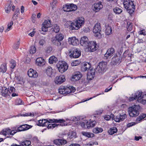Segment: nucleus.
<instances>
[{
    "mask_svg": "<svg viewBox=\"0 0 146 146\" xmlns=\"http://www.w3.org/2000/svg\"><path fill=\"white\" fill-rule=\"evenodd\" d=\"M84 19L83 18H79L74 22H67L65 25L68 27V25H67L69 24V25H68L70 30H78L84 25Z\"/></svg>",
    "mask_w": 146,
    "mask_h": 146,
    "instance_id": "f257e3e1",
    "label": "nucleus"
},
{
    "mask_svg": "<svg viewBox=\"0 0 146 146\" xmlns=\"http://www.w3.org/2000/svg\"><path fill=\"white\" fill-rule=\"evenodd\" d=\"M91 66V64L90 63L86 62L81 67V70L82 71H88L87 75V79L89 80L93 79L95 76V69H90Z\"/></svg>",
    "mask_w": 146,
    "mask_h": 146,
    "instance_id": "f03ea898",
    "label": "nucleus"
},
{
    "mask_svg": "<svg viewBox=\"0 0 146 146\" xmlns=\"http://www.w3.org/2000/svg\"><path fill=\"white\" fill-rule=\"evenodd\" d=\"M140 106L139 105H134L129 107L128 109V113L131 117H136L139 114Z\"/></svg>",
    "mask_w": 146,
    "mask_h": 146,
    "instance_id": "7ed1b4c3",
    "label": "nucleus"
},
{
    "mask_svg": "<svg viewBox=\"0 0 146 146\" xmlns=\"http://www.w3.org/2000/svg\"><path fill=\"white\" fill-rule=\"evenodd\" d=\"M75 90V88L72 86L68 87L62 86L59 89V93L60 94L66 95L74 92Z\"/></svg>",
    "mask_w": 146,
    "mask_h": 146,
    "instance_id": "20e7f679",
    "label": "nucleus"
},
{
    "mask_svg": "<svg viewBox=\"0 0 146 146\" xmlns=\"http://www.w3.org/2000/svg\"><path fill=\"white\" fill-rule=\"evenodd\" d=\"M56 66L59 71L61 73L66 71L68 68L67 64L64 61H59L56 64Z\"/></svg>",
    "mask_w": 146,
    "mask_h": 146,
    "instance_id": "39448f33",
    "label": "nucleus"
},
{
    "mask_svg": "<svg viewBox=\"0 0 146 146\" xmlns=\"http://www.w3.org/2000/svg\"><path fill=\"white\" fill-rule=\"evenodd\" d=\"M69 56L71 58H77L81 55V52L79 49L73 48L69 50Z\"/></svg>",
    "mask_w": 146,
    "mask_h": 146,
    "instance_id": "423d86ee",
    "label": "nucleus"
},
{
    "mask_svg": "<svg viewBox=\"0 0 146 146\" xmlns=\"http://www.w3.org/2000/svg\"><path fill=\"white\" fill-rule=\"evenodd\" d=\"M101 28L100 26V24L99 23H97L95 24L93 29V32L95 34V36L98 37L99 38H100L102 37V35L100 33Z\"/></svg>",
    "mask_w": 146,
    "mask_h": 146,
    "instance_id": "0eeeda50",
    "label": "nucleus"
},
{
    "mask_svg": "<svg viewBox=\"0 0 146 146\" xmlns=\"http://www.w3.org/2000/svg\"><path fill=\"white\" fill-rule=\"evenodd\" d=\"M43 122V126H47L48 123H64L65 122V121L63 119H49V120L47 119H42Z\"/></svg>",
    "mask_w": 146,
    "mask_h": 146,
    "instance_id": "6e6552de",
    "label": "nucleus"
},
{
    "mask_svg": "<svg viewBox=\"0 0 146 146\" xmlns=\"http://www.w3.org/2000/svg\"><path fill=\"white\" fill-rule=\"evenodd\" d=\"M93 10L95 12L100 11L103 7V6L101 2L94 3L92 7Z\"/></svg>",
    "mask_w": 146,
    "mask_h": 146,
    "instance_id": "1a4fd4ad",
    "label": "nucleus"
},
{
    "mask_svg": "<svg viewBox=\"0 0 146 146\" xmlns=\"http://www.w3.org/2000/svg\"><path fill=\"white\" fill-rule=\"evenodd\" d=\"M88 49L90 52H94L98 49L97 44L96 42L91 41L87 46Z\"/></svg>",
    "mask_w": 146,
    "mask_h": 146,
    "instance_id": "9d476101",
    "label": "nucleus"
},
{
    "mask_svg": "<svg viewBox=\"0 0 146 146\" xmlns=\"http://www.w3.org/2000/svg\"><path fill=\"white\" fill-rule=\"evenodd\" d=\"M51 23L50 20L45 21L42 24V31L46 32L48 31V28L50 27Z\"/></svg>",
    "mask_w": 146,
    "mask_h": 146,
    "instance_id": "9b49d317",
    "label": "nucleus"
},
{
    "mask_svg": "<svg viewBox=\"0 0 146 146\" xmlns=\"http://www.w3.org/2000/svg\"><path fill=\"white\" fill-rule=\"evenodd\" d=\"M115 52V49L113 48H111L108 49L106 53L104 55L105 58L107 59L112 56Z\"/></svg>",
    "mask_w": 146,
    "mask_h": 146,
    "instance_id": "f8f14e48",
    "label": "nucleus"
},
{
    "mask_svg": "<svg viewBox=\"0 0 146 146\" xmlns=\"http://www.w3.org/2000/svg\"><path fill=\"white\" fill-rule=\"evenodd\" d=\"M90 42L87 37L84 36L81 38L80 40V44L83 46L86 47L88 46Z\"/></svg>",
    "mask_w": 146,
    "mask_h": 146,
    "instance_id": "ddd939ff",
    "label": "nucleus"
},
{
    "mask_svg": "<svg viewBox=\"0 0 146 146\" xmlns=\"http://www.w3.org/2000/svg\"><path fill=\"white\" fill-rule=\"evenodd\" d=\"M127 117V115L124 114L123 115L120 114L114 117V120L117 122H119L123 121Z\"/></svg>",
    "mask_w": 146,
    "mask_h": 146,
    "instance_id": "4468645a",
    "label": "nucleus"
},
{
    "mask_svg": "<svg viewBox=\"0 0 146 146\" xmlns=\"http://www.w3.org/2000/svg\"><path fill=\"white\" fill-rule=\"evenodd\" d=\"M28 75L30 77L35 78L38 76V74L36 71L31 68L28 71Z\"/></svg>",
    "mask_w": 146,
    "mask_h": 146,
    "instance_id": "2eb2a0df",
    "label": "nucleus"
},
{
    "mask_svg": "<svg viewBox=\"0 0 146 146\" xmlns=\"http://www.w3.org/2000/svg\"><path fill=\"white\" fill-rule=\"evenodd\" d=\"M32 126L27 124L23 125L18 127L17 129V131H21L27 130L31 128Z\"/></svg>",
    "mask_w": 146,
    "mask_h": 146,
    "instance_id": "dca6fc26",
    "label": "nucleus"
},
{
    "mask_svg": "<svg viewBox=\"0 0 146 146\" xmlns=\"http://www.w3.org/2000/svg\"><path fill=\"white\" fill-rule=\"evenodd\" d=\"M65 77L64 76L61 75L56 77V80L55 81V83L57 84H61L65 81Z\"/></svg>",
    "mask_w": 146,
    "mask_h": 146,
    "instance_id": "f3484780",
    "label": "nucleus"
},
{
    "mask_svg": "<svg viewBox=\"0 0 146 146\" xmlns=\"http://www.w3.org/2000/svg\"><path fill=\"white\" fill-rule=\"evenodd\" d=\"M53 142L54 144L58 145H64L67 143L66 141L64 139H55L54 140Z\"/></svg>",
    "mask_w": 146,
    "mask_h": 146,
    "instance_id": "a211bd4d",
    "label": "nucleus"
},
{
    "mask_svg": "<svg viewBox=\"0 0 146 146\" xmlns=\"http://www.w3.org/2000/svg\"><path fill=\"white\" fill-rule=\"evenodd\" d=\"M68 42L70 44L74 46L76 45L79 44L78 40L75 37L69 38Z\"/></svg>",
    "mask_w": 146,
    "mask_h": 146,
    "instance_id": "6ab92c4d",
    "label": "nucleus"
},
{
    "mask_svg": "<svg viewBox=\"0 0 146 146\" xmlns=\"http://www.w3.org/2000/svg\"><path fill=\"white\" fill-rule=\"evenodd\" d=\"M82 77V75L79 72H76L72 76V80L74 81H76L80 80Z\"/></svg>",
    "mask_w": 146,
    "mask_h": 146,
    "instance_id": "aec40b11",
    "label": "nucleus"
},
{
    "mask_svg": "<svg viewBox=\"0 0 146 146\" xmlns=\"http://www.w3.org/2000/svg\"><path fill=\"white\" fill-rule=\"evenodd\" d=\"M1 94L3 96L6 97L10 96L8 92V89L5 87H4L1 91Z\"/></svg>",
    "mask_w": 146,
    "mask_h": 146,
    "instance_id": "412c9836",
    "label": "nucleus"
},
{
    "mask_svg": "<svg viewBox=\"0 0 146 146\" xmlns=\"http://www.w3.org/2000/svg\"><path fill=\"white\" fill-rule=\"evenodd\" d=\"M120 60V58L117 56L113 57L112 59L111 64L112 65H116L119 63Z\"/></svg>",
    "mask_w": 146,
    "mask_h": 146,
    "instance_id": "4be33fe9",
    "label": "nucleus"
},
{
    "mask_svg": "<svg viewBox=\"0 0 146 146\" xmlns=\"http://www.w3.org/2000/svg\"><path fill=\"white\" fill-rule=\"evenodd\" d=\"M68 138L67 139L70 140L72 139H73L77 137L76 133L74 131H71L67 133Z\"/></svg>",
    "mask_w": 146,
    "mask_h": 146,
    "instance_id": "5701e85b",
    "label": "nucleus"
},
{
    "mask_svg": "<svg viewBox=\"0 0 146 146\" xmlns=\"http://www.w3.org/2000/svg\"><path fill=\"white\" fill-rule=\"evenodd\" d=\"M45 60L42 58H39L36 60V63L38 66H41L44 65L45 63Z\"/></svg>",
    "mask_w": 146,
    "mask_h": 146,
    "instance_id": "b1692460",
    "label": "nucleus"
},
{
    "mask_svg": "<svg viewBox=\"0 0 146 146\" xmlns=\"http://www.w3.org/2000/svg\"><path fill=\"white\" fill-rule=\"evenodd\" d=\"M61 124H60L57 125L56 124H48V125L47 126V128L48 129H50L52 127L54 128L55 127L57 126V127L58 126L60 125L61 126H64L67 125V124H66L65 123H61Z\"/></svg>",
    "mask_w": 146,
    "mask_h": 146,
    "instance_id": "393cba45",
    "label": "nucleus"
},
{
    "mask_svg": "<svg viewBox=\"0 0 146 146\" xmlns=\"http://www.w3.org/2000/svg\"><path fill=\"white\" fill-rule=\"evenodd\" d=\"M51 41L53 44L57 46H60L61 44L60 41L57 40V39H56L54 37L52 38Z\"/></svg>",
    "mask_w": 146,
    "mask_h": 146,
    "instance_id": "a878e982",
    "label": "nucleus"
},
{
    "mask_svg": "<svg viewBox=\"0 0 146 146\" xmlns=\"http://www.w3.org/2000/svg\"><path fill=\"white\" fill-rule=\"evenodd\" d=\"M106 29L105 33L107 35H109L112 33V28L109 25L106 26Z\"/></svg>",
    "mask_w": 146,
    "mask_h": 146,
    "instance_id": "bb28decb",
    "label": "nucleus"
},
{
    "mask_svg": "<svg viewBox=\"0 0 146 146\" xmlns=\"http://www.w3.org/2000/svg\"><path fill=\"white\" fill-rule=\"evenodd\" d=\"M81 133L84 136L88 138L92 137L95 136L94 134L89 132L83 131Z\"/></svg>",
    "mask_w": 146,
    "mask_h": 146,
    "instance_id": "cd10ccee",
    "label": "nucleus"
},
{
    "mask_svg": "<svg viewBox=\"0 0 146 146\" xmlns=\"http://www.w3.org/2000/svg\"><path fill=\"white\" fill-rule=\"evenodd\" d=\"M48 61L50 64H52L56 63L58 61V59L54 56H53L50 58Z\"/></svg>",
    "mask_w": 146,
    "mask_h": 146,
    "instance_id": "c85d7f7f",
    "label": "nucleus"
},
{
    "mask_svg": "<svg viewBox=\"0 0 146 146\" xmlns=\"http://www.w3.org/2000/svg\"><path fill=\"white\" fill-rule=\"evenodd\" d=\"M142 94V92L139 91H138L135 94L134 96L138 102L140 100V99H141Z\"/></svg>",
    "mask_w": 146,
    "mask_h": 146,
    "instance_id": "c756f323",
    "label": "nucleus"
},
{
    "mask_svg": "<svg viewBox=\"0 0 146 146\" xmlns=\"http://www.w3.org/2000/svg\"><path fill=\"white\" fill-rule=\"evenodd\" d=\"M21 146H31V142L29 141L25 140L20 143Z\"/></svg>",
    "mask_w": 146,
    "mask_h": 146,
    "instance_id": "7c9ffc66",
    "label": "nucleus"
},
{
    "mask_svg": "<svg viewBox=\"0 0 146 146\" xmlns=\"http://www.w3.org/2000/svg\"><path fill=\"white\" fill-rule=\"evenodd\" d=\"M46 73L47 75L49 76H51L52 73V68L50 66L47 67L46 70Z\"/></svg>",
    "mask_w": 146,
    "mask_h": 146,
    "instance_id": "2f4dec72",
    "label": "nucleus"
},
{
    "mask_svg": "<svg viewBox=\"0 0 146 146\" xmlns=\"http://www.w3.org/2000/svg\"><path fill=\"white\" fill-rule=\"evenodd\" d=\"M107 62H102L99 63L98 65L104 71H105L106 68Z\"/></svg>",
    "mask_w": 146,
    "mask_h": 146,
    "instance_id": "473e14b6",
    "label": "nucleus"
},
{
    "mask_svg": "<svg viewBox=\"0 0 146 146\" xmlns=\"http://www.w3.org/2000/svg\"><path fill=\"white\" fill-rule=\"evenodd\" d=\"M113 11L116 14H119L122 12V9L117 7H115L113 9Z\"/></svg>",
    "mask_w": 146,
    "mask_h": 146,
    "instance_id": "72a5a7b5",
    "label": "nucleus"
},
{
    "mask_svg": "<svg viewBox=\"0 0 146 146\" xmlns=\"http://www.w3.org/2000/svg\"><path fill=\"white\" fill-rule=\"evenodd\" d=\"M117 131V129L116 127H113L111 128L108 131V132L110 135H112L116 133Z\"/></svg>",
    "mask_w": 146,
    "mask_h": 146,
    "instance_id": "f704fd0d",
    "label": "nucleus"
},
{
    "mask_svg": "<svg viewBox=\"0 0 146 146\" xmlns=\"http://www.w3.org/2000/svg\"><path fill=\"white\" fill-rule=\"evenodd\" d=\"M12 6V5L11 4V1H9V2L8 4L7 5V7H6L5 8V11L6 13H9L10 12L11 10Z\"/></svg>",
    "mask_w": 146,
    "mask_h": 146,
    "instance_id": "c9c22d12",
    "label": "nucleus"
},
{
    "mask_svg": "<svg viewBox=\"0 0 146 146\" xmlns=\"http://www.w3.org/2000/svg\"><path fill=\"white\" fill-rule=\"evenodd\" d=\"M103 130L102 128L96 127L93 130V132L95 133H101Z\"/></svg>",
    "mask_w": 146,
    "mask_h": 146,
    "instance_id": "e433bc0d",
    "label": "nucleus"
},
{
    "mask_svg": "<svg viewBox=\"0 0 146 146\" xmlns=\"http://www.w3.org/2000/svg\"><path fill=\"white\" fill-rule=\"evenodd\" d=\"M51 31L56 33L60 31L59 27L57 25H54L53 27L52 28Z\"/></svg>",
    "mask_w": 146,
    "mask_h": 146,
    "instance_id": "4c0bfd02",
    "label": "nucleus"
},
{
    "mask_svg": "<svg viewBox=\"0 0 146 146\" xmlns=\"http://www.w3.org/2000/svg\"><path fill=\"white\" fill-rule=\"evenodd\" d=\"M69 5L70 11H74L77 10V7L76 5L73 3L70 4Z\"/></svg>",
    "mask_w": 146,
    "mask_h": 146,
    "instance_id": "58836bf2",
    "label": "nucleus"
},
{
    "mask_svg": "<svg viewBox=\"0 0 146 146\" xmlns=\"http://www.w3.org/2000/svg\"><path fill=\"white\" fill-rule=\"evenodd\" d=\"M63 9L65 12H70V6L69 4H66L63 5Z\"/></svg>",
    "mask_w": 146,
    "mask_h": 146,
    "instance_id": "ea45409f",
    "label": "nucleus"
},
{
    "mask_svg": "<svg viewBox=\"0 0 146 146\" xmlns=\"http://www.w3.org/2000/svg\"><path fill=\"white\" fill-rule=\"evenodd\" d=\"M54 37L56 39H57V40H59L60 41L62 40L64 38L63 35L62 34H57Z\"/></svg>",
    "mask_w": 146,
    "mask_h": 146,
    "instance_id": "a19ab883",
    "label": "nucleus"
},
{
    "mask_svg": "<svg viewBox=\"0 0 146 146\" xmlns=\"http://www.w3.org/2000/svg\"><path fill=\"white\" fill-rule=\"evenodd\" d=\"M133 24L131 23L128 22L127 23L126 27L128 31H131L132 29Z\"/></svg>",
    "mask_w": 146,
    "mask_h": 146,
    "instance_id": "79ce46f5",
    "label": "nucleus"
},
{
    "mask_svg": "<svg viewBox=\"0 0 146 146\" xmlns=\"http://www.w3.org/2000/svg\"><path fill=\"white\" fill-rule=\"evenodd\" d=\"M146 116L145 114H142L139 116L137 118L136 121L137 122H139L144 119Z\"/></svg>",
    "mask_w": 146,
    "mask_h": 146,
    "instance_id": "37998d69",
    "label": "nucleus"
},
{
    "mask_svg": "<svg viewBox=\"0 0 146 146\" xmlns=\"http://www.w3.org/2000/svg\"><path fill=\"white\" fill-rule=\"evenodd\" d=\"M139 102L143 104H146V94L143 95L142 97V96L141 99H140Z\"/></svg>",
    "mask_w": 146,
    "mask_h": 146,
    "instance_id": "c03bdc74",
    "label": "nucleus"
},
{
    "mask_svg": "<svg viewBox=\"0 0 146 146\" xmlns=\"http://www.w3.org/2000/svg\"><path fill=\"white\" fill-rule=\"evenodd\" d=\"M36 49L35 47L34 46H31L29 51L31 54H34L36 52Z\"/></svg>",
    "mask_w": 146,
    "mask_h": 146,
    "instance_id": "a18cd8bd",
    "label": "nucleus"
},
{
    "mask_svg": "<svg viewBox=\"0 0 146 146\" xmlns=\"http://www.w3.org/2000/svg\"><path fill=\"white\" fill-rule=\"evenodd\" d=\"M7 88V89H8V92L9 94H11L12 93L15 92V89L13 87L9 86Z\"/></svg>",
    "mask_w": 146,
    "mask_h": 146,
    "instance_id": "49530a36",
    "label": "nucleus"
},
{
    "mask_svg": "<svg viewBox=\"0 0 146 146\" xmlns=\"http://www.w3.org/2000/svg\"><path fill=\"white\" fill-rule=\"evenodd\" d=\"M99 66L98 65L97 67L95 69V72H98V73H102L104 72V71L100 67H99Z\"/></svg>",
    "mask_w": 146,
    "mask_h": 146,
    "instance_id": "de8ad7c7",
    "label": "nucleus"
},
{
    "mask_svg": "<svg viewBox=\"0 0 146 146\" xmlns=\"http://www.w3.org/2000/svg\"><path fill=\"white\" fill-rule=\"evenodd\" d=\"M20 9L19 8L16 9V11L15 12L13 15V18L14 19H16L17 17H18V13H19Z\"/></svg>",
    "mask_w": 146,
    "mask_h": 146,
    "instance_id": "09e8293b",
    "label": "nucleus"
},
{
    "mask_svg": "<svg viewBox=\"0 0 146 146\" xmlns=\"http://www.w3.org/2000/svg\"><path fill=\"white\" fill-rule=\"evenodd\" d=\"M16 62L14 60H12L10 61V66L12 69H13L16 66Z\"/></svg>",
    "mask_w": 146,
    "mask_h": 146,
    "instance_id": "8fccbe9b",
    "label": "nucleus"
},
{
    "mask_svg": "<svg viewBox=\"0 0 146 146\" xmlns=\"http://www.w3.org/2000/svg\"><path fill=\"white\" fill-rule=\"evenodd\" d=\"M22 100L19 98L16 100L15 102V105H19L22 104Z\"/></svg>",
    "mask_w": 146,
    "mask_h": 146,
    "instance_id": "3c124183",
    "label": "nucleus"
},
{
    "mask_svg": "<svg viewBox=\"0 0 146 146\" xmlns=\"http://www.w3.org/2000/svg\"><path fill=\"white\" fill-rule=\"evenodd\" d=\"M80 61L79 60H76L72 62L71 64L72 66H75L80 64Z\"/></svg>",
    "mask_w": 146,
    "mask_h": 146,
    "instance_id": "603ef678",
    "label": "nucleus"
},
{
    "mask_svg": "<svg viewBox=\"0 0 146 146\" xmlns=\"http://www.w3.org/2000/svg\"><path fill=\"white\" fill-rule=\"evenodd\" d=\"M45 38L44 39H41L39 42V44L41 46H43L46 43V41L45 40Z\"/></svg>",
    "mask_w": 146,
    "mask_h": 146,
    "instance_id": "864d4df0",
    "label": "nucleus"
},
{
    "mask_svg": "<svg viewBox=\"0 0 146 146\" xmlns=\"http://www.w3.org/2000/svg\"><path fill=\"white\" fill-rule=\"evenodd\" d=\"M13 24V21H11L9 24H8L7 25L8 27L5 31H9Z\"/></svg>",
    "mask_w": 146,
    "mask_h": 146,
    "instance_id": "5fc2aeb1",
    "label": "nucleus"
},
{
    "mask_svg": "<svg viewBox=\"0 0 146 146\" xmlns=\"http://www.w3.org/2000/svg\"><path fill=\"white\" fill-rule=\"evenodd\" d=\"M52 50V47L49 46L47 47L46 51L47 53H49Z\"/></svg>",
    "mask_w": 146,
    "mask_h": 146,
    "instance_id": "6e6d98bb",
    "label": "nucleus"
},
{
    "mask_svg": "<svg viewBox=\"0 0 146 146\" xmlns=\"http://www.w3.org/2000/svg\"><path fill=\"white\" fill-rule=\"evenodd\" d=\"M82 83L83 84H84L85 85H86L89 82L88 80H88L87 79H82Z\"/></svg>",
    "mask_w": 146,
    "mask_h": 146,
    "instance_id": "4d7b16f0",
    "label": "nucleus"
},
{
    "mask_svg": "<svg viewBox=\"0 0 146 146\" xmlns=\"http://www.w3.org/2000/svg\"><path fill=\"white\" fill-rule=\"evenodd\" d=\"M9 131V133L10 135H13L17 131V130L11 131V129H8V131Z\"/></svg>",
    "mask_w": 146,
    "mask_h": 146,
    "instance_id": "13d9d810",
    "label": "nucleus"
},
{
    "mask_svg": "<svg viewBox=\"0 0 146 146\" xmlns=\"http://www.w3.org/2000/svg\"><path fill=\"white\" fill-rule=\"evenodd\" d=\"M90 121V125L91 126H90V128L93 127L94 126L96 123V121L94 120V121Z\"/></svg>",
    "mask_w": 146,
    "mask_h": 146,
    "instance_id": "bf43d9fd",
    "label": "nucleus"
},
{
    "mask_svg": "<svg viewBox=\"0 0 146 146\" xmlns=\"http://www.w3.org/2000/svg\"><path fill=\"white\" fill-rule=\"evenodd\" d=\"M20 42L19 41H18L17 44H15L13 46V48L14 49H17L19 48V45Z\"/></svg>",
    "mask_w": 146,
    "mask_h": 146,
    "instance_id": "052dcab7",
    "label": "nucleus"
},
{
    "mask_svg": "<svg viewBox=\"0 0 146 146\" xmlns=\"http://www.w3.org/2000/svg\"><path fill=\"white\" fill-rule=\"evenodd\" d=\"M139 34L140 35H143L144 36L146 35V32L145 30H142L139 32Z\"/></svg>",
    "mask_w": 146,
    "mask_h": 146,
    "instance_id": "680f3d73",
    "label": "nucleus"
},
{
    "mask_svg": "<svg viewBox=\"0 0 146 146\" xmlns=\"http://www.w3.org/2000/svg\"><path fill=\"white\" fill-rule=\"evenodd\" d=\"M83 31L85 33H88L90 32V30L89 28L88 27H85L83 28Z\"/></svg>",
    "mask_w": 146,
    "mask_h": 146,
    "instance_id": "e2e57ef3",
    "label": "nucleus"
},
{
    "mask_svg": "<svg viewBox=\"0 0 146 146\" xmlns=\"http://www.w3.org/2000/svg\"><path fill=\"white\" fill-rule=\"evenodd\" d=\"M8 129H7L6 130L4 131V130L2 131L1 132L3 135H6L9 134V131Z\"/></svg>",
    "mask_w": 146,
    "mask_h": 146,
    "instance_id": "0e129e2a",
    "label": "nucleus"
},
{
    "mask_svg": "<svg viewBox=\"0 0 146 146\" xmlns=\"http://www.w3.org/2000/svg\"><path fill=\"white\" fill-rule=\"evenodd\" d=\"M86 128L89 129L90 128V121H88L86 124Z\"/></svg>",
    "mask_w": 146,
    "mask_h": 146,
    "instance_id": "69168bd1",
    "label": "nucleus"
},
{
    "mask_svg": "<svg viewBox=\"0 0 146 146\" xmlns=\"http://www.w3.org/2000/svg\"><path fill=\"white\" fill-rule=\"evenodd\" d=\"M80 125L82 127L84 128H86V124H85L84 122H82L80 123Z\"/></svg>",
    "mask_w": 146,
    "mask_h": 146,
    "instance_id": "338daca9",
    "label": "nucleus"
},
{
    "mask_svg": "<svg viewBox=\"0 0 146 146\" xmlns=\"http://www.w3.org/2000/svg\"><path fill=\"white\" fill-rule=\"evenodd\" d=\"M111 118V116L109 115H106L104 117V119L106 120H109Z\"/></svg>",
    "mask_w": 146,
    "mask_h": 146,
    "instance_id": "774afa93",
    "label": "nucleus"
}]
</instances>
